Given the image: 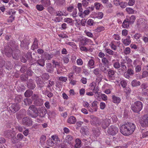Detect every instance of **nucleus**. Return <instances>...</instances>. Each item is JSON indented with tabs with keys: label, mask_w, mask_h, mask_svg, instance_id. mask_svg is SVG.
Wrapping results in <instances>:
<instances>
[{
	"label": "nucleus",
	"mask_w": 148,
	"mask_h": 148,
	"mask_svg": "<svg viewBox=\"0 0 148 148\" xmlns=\"http://www.w3.org/2000/svg\"><path fill=\"white\" fill-rule=\"evenodd\" d=\"M136 128L135 125L132 123H127L122 125L120 127L121 133L123 135H128L132 134Z\"/></svg>",
	"instance_id": "1"
},
{
	"label": "nucleus",
	"mask_w": 148,
	"mask_h": 148,
	"mask_svg": "<svg viewBox=\"0 0 148 148\" xmlns=\"http://www.w3.org/2000/svg\"><path fill=\"white\" fill-rule=\"evenodd\" d=\"M94 119L96 120L95 123L96 125H99L101 124V127L103 129H106L107 127L109 125L110 122V120L108 119H106L104 120H99L95 117L94 118Z\"/></svg>",
	"instance_id": "2"
},
{
	"label": "nucleus",
	"mask_w": 148,
	"mask_h": 148,
	"mask_svg": "<svg viewBox=\"0 0 148 148\" xmlns=\"http://www.w3.org/2000/svg\"><path fill=\"white\" fill-rule=\"evenodd\" d=\"M143 108V103L139 101L135 102L134 104L131 106L132 110L135 112L138 113L140 112Z\"/></svg>",
	"instance_id": "3"
},
{
	"label": "nucleus",
	"mask_w": 148,
	"mask_h": 148,
	"mask_svg": "<svg viewBox=\"0 0 148 148\" xmlns=\"http://www.w3.org/2000/svg\"><path fill=\"white\" fill-rule=\"evenodd\" d=\"M29 115L32 118H35L38 116V111L35 106H30L29 107Z\"/></svg>",
	"instance_id": "4"
},
{
	"label": "nucleus",
	"mask_w": 148,
	"mask_h": 148,
	"mask_svg": "<svg viewBox=\"0 0 148 148\" xmlns=\"http://www.w3.org/2000/svg\"><path fill=\"white\" fill-rule=\"evenodd\" d=\"M22 124L26 126H30L32 124V121L31 118L28 116L23 118L22 120Z\"/></svg>",
	"instance_id": "5"
},
{
	"label": "nucleus",
	"mask_w": 148,
	"mask_h": 148,
	"mask_svg": "<svg viewBox=\"0 0 148 148\" xmlns=\"http://www.w3.org/2000/svg\"><path fill=\"white\" fill-rule=\"evenodd\" d=\"M118 127L114 125L110 126L108 130V133L111 135L114 136L118 132Z\"/></svg>",
	"instance_id": "6"
},
{
	"label": "nucleus",
	"mask_w": 148,
	"mask_h": 148,
	"mask_svg": "<svg viewBox=\"0 0 148 148\" xmlns=\"http://www.w3.org/2000/svg\"><path fill=\"white\" fill-rule=\"evenodd\" d=\"M141 124L143 127L148 126V115H145L142 118Z\"/></svg>",
	"instance_id": "7"
},
{
	"label": "nucleus",
	"mask_w": 148,
	"mask_h": 148,
	"mask_svg": "<svg viewBox=\"0 0 148 148\" xmlns=\"http://www.w3.org/2000/svg\"><path fill=\"white\" fill-rule=\"evenodd\" d=\"M35 80L37 86L38 88H41L44 86V82L40 78L36 77V78Z\"/></svg>",
	"instance_id": "8"
},
{
	"label": "nucleus",
	"mask_w": 148,
	"mask_h": 148,
	"mask_svg": "<svg viewBox=\"0 0 148 148\" xmlns=\"http://www.w3.org/2000/svg\"><path fill=\"white\" fill-rule=\"evenodd\" d=\"M20 108L19 105L17 103L12 104L10 108V110L13 113H15L17 112Z\"/></svg>",
	"instance_id": "9"
},
{
	"label": "nucleus",
	"mask_w": 148,
	"mask_h": 148,
	"mask_svg": "<svg viewBox=\"0 0 148 148\" xmlns=\"http://www.w3.org/2000/svg\"><path fill=\"white\" fill-rule=\"evenodd\" d=\"M47 112V110L45 107H41L40 108L38 112V116L40 117L45 116Z\"/></svg>",
	"instance_id": "10"
},
{
	"label": "nucleus",
	"mask_w": 148,
	"mask_h": 148,
	"mask_svg": "<svg viewBox=\"0 0 148 148\" xmlns=\"http://www.w3.org/2000/svg\"><path fill=\"white\" fill-rule=\"evenodd\" d=\"M4 51L5 55L8 57H10L12 55V50L11 48L9 46L5 48Z\"/></svg>",
	"instance_id": "11"
},
{
	"label": "nucleus",
	"mask_w": 148,
	"mask_h": 148,
	"mask_svg": "<svg viewBox=\"0 0 148 148\" xmlns=\"http://www.w3.org/2000/svg\"><path fill=\"white\" fill-rule=\"evenodd\" d=\"M46 69L47 72L52 73L54 71V67L51 63H48L46 64Z\"/></svg>",
	"instance_id": "12"
},
{
	"label": "nucleus",
	"mask_w": 148,
	"mask_h": 148,
	"mask_svg": "<svg viewBox=\"0 0 148 148\" xmlns=\"http://www.w3.org/2000/svg\"><path fill=\"white\" fill-rule=\"evenodd\" d=\"M27 86L28 88L31 89H34L36 87V85L32 79H30L27 81Z\"/></svg>",
	"instance_id": "13"
},
{
	"label": "nucleus",
	"mask_w": 148,
	"mask_h": 148,
	"mask_svg": "<svg viewBox=\"0 0 148 148\" xmlns=\"http://www.w3.org/2000/svg\"><path fill=\"white\" fill-rule=\"evenodd\" d=\"M130 39V36H128L125 38L122 39V41L125 45L127 46L131 43V41Z\"/></svg>",
	"instance_id": "14"
},
{
	"label": "nucleus",
	"mask_w": 148,
	"mask_h": 148,
	"mask_svg": "<svg viewBox=\"0 0 148 148\" xmlns=\"http://www.w3.org/2000/svg\"><path fill=\"white\" fill-rule=\"evenodd\" d=\"M115 71L111 69H110L108 72V77L110 79L113 80L114 77Z\"/></svg>",
	"instance_id": "15"
},
{
	"label": "nucleus",
	"mask_w": 148,
	"mask_h": 148,
	"mask_svg": "<svg viewBox=\"0 0 148 148\" xmlns=\"http://www.w3.org/2000/svg\"><path fill=\"white\" fill-rule=\"evenodd\" d=\"M32 54L31 53H27L25 56V57L22 56L21 58V61L23 63L25 62L27 60L30 59L32 58Z\"/></svg>",
	"instance_id": "16"
},
{
	"label": "nucleus",
	"mask_w": 148,
	"mask_h": 148,
	"mask_svg": "<svg viewBox=\"0 0 148 148\" xmlns=\"http://www.w3.org/2000/svg\"><path fill=\"white\" fill-rule=\"evenodd\" d=\"M80 132L83 136L89 135V129L86 126L82 127Z\"/></svg>",
	"instance_id": "17"
},
{
	"label": "nucleus",
	"mask_w": 148,
	"mask_h": 148,
	"mask_svg": "<svg viewBox=\"0 0 148 148\" xmlns=\"http://www.w3.org/2000/svg\"><path fill=\"white\" fill-rule=\"evenodd\" d=\"M13 54H12L13 58L16 60H18L19 58V56L18 54L20 53V51L18 49H16L15 50L13 51Z\"/></svg>",
	"instance_id": "18"
},
{
	"label": "nucleus",
	"mask_w": 148,
	"mask_h": 148,
	"mask_svg": "<svg viewBox=\"0 0 148 148\" xmlns=\"http://www.w3.org/2000/svg\"><path fill=\"white\" fill-rule=\"evenodd\" d=\"M52 138L51 141V145L52 146L55 144L56 145L58 142V141H59L58 137L56 136H51Z\"/></svg>",
	"instance_id": "19"
},
{
	"label": "nucleus",
	"mask_w": 148,
	"mask_h": 148,
	"mask_svg": "<svg viewBox=\"0 0 148 148\" xmlns=\"http://www.w3.org/2000/svg\"><path fill=\"white\" fill-rule=\"evenodd\" d=\"M76 119L75 117L73 116H71L68 119L67 122L69 124H74L76 122Z\"/></svg>",
	"instance_id": "20"
},
{
	"label": "nucleus",
	"mask_w": 148,
	"mask_h": 148,
	"mask_svg": "<svg viewBox=\"0 0 148 148\" xmlns=\"http://www.w3.org/2000/svg\"><path fill=\"white\" fill-rule=\"evenodd\" d=\"M95 64V61L92 59L90 60L88 63L87 66L88 69H90L92 68H94V65Z\"/></svg>",
	"instance_id": "21"
},
{
	"label": "nucleus",
	"mask_w": 148,
	"mask_h": 148,
	"mask_svg": "<svg viewBox=\"0 0 148 148\" xmlns=\"http://www.w3.org/2000/svg\"><path fill=\"white\" fill-rule=\"evenodd\" d=\"M125 62H121L120 69L122 71L125 72L127 70V67L125 65Z\"/></svg>",
	"instance_id": "22"
},
{
	"label": "nucleus",
	"mask_w": 148,
	"mask_h": 148,
	"mask_svg": "<svg viewBox=\"0 0 148 148\" xmlns=\"http://www.w3.org/2000/svg\"><path fill=\"white\" fill-rule=\"evenodd\" d=\"M44 58L45 60H50L53 57L52 54H50L46 52H45L43 55Z\"/></svg>",
	"instance_id": "23"
},
{
	"label": "nucleus",
	"mask_w": 148,
	"mask_h": 148,
	"mask_svg": "<svg viewBox=\"0 0 148 148\" xmlns=\"http://www.w3.org/2000/svg\"><path fill=\"white\" fill-rule=\"evenodd\" d=\"M41 3L45 7H47L51 4L50 0H41Z\"/></svg>",
	"instance_id": "24"
},
{
	"label": "nucleus",
	"mask_w": 148,
	"mask_h": 148,
	"mask_svg": "<svg viewBox=\"0 0 148 148\" xmlns=\"http://www.w3.org/2000/svg\"><path fill=\"white\" fill-rule=\"evenodd\" d=\"M130 24H131L129 22L128 18H126L123 22L122 25L124 28H127Z\"/></svg>",
	"instance_id": "25"
},
{
	"label": "nucleus",
	"mask_w": 148,
	"mask_h": 148,
	"mask_svg": "<svg viewBox=\"0 0 148 148\" xmlns=\"http://www.w3.org/2000/svg\"><path fill=\"white\" fill-rule=\"evenodd\" d=\"M28 44V43L25 40H23L21 42L20 46L22 48L27 49Z\"/></svg>",
	"instance_id": "26"
},
{
	"label": "nucleus",
	"mask_w": 148,
	"mask_h": 148,
	"mask_svg": "<svg viewBox=\"0 0 148 148\" xmlns=\"http://www.w3.org/2000/svg\"><path fill=\"white\" fill-rule=\"evenodd\" d=\"M112 101L114 103H118L121 101L120 98L116 96L115 95H113L112 96Z\"/></svg>",
	"instance_id": "27"
},
{
	"label": "nucleus",
	"mask_w": 148,
	"mask_h": 148,
	"mask_svg": "<svg viewBox=\"0 0 148 148\" xmlns=\"http://www.w3.org/2000/svg\"><path fill=\"white\" fill-rule=\"evenodd\" d=\"M43 104V101L41 99H38L35 100L34 101V104L37 106H41Z\"/></svg>",
	"instance_id": "28"
},
{
	"label": "nucleus",
	"mask_w": 148,
	"mask_h": 148,
	"mask_svg": "<svg viewBox=\"0 0 148 148\" xmlns=\"http://www.w3.org/2000/svg\"><path fill=\"white\" fill-rule=\"evenodd\" d=\"M74 138L71 135H68L66 137L65 140L68 143H70L71 141L73 140Z\"/></svg>",
	"instance_id": "29"
},
{
	"label": "nucleus",
	"mask_w": 148,
	"mask_h": 148,
	"mask_svg": "<svg viewBox=\"0 0 148 148\" xmlns=\"http://www.w3.org/2000/svg\"><path fill=\"white\" fill-rule=\"evenodd\" d=\"M131 84L132 86L136 87L140 86V82L139 81H137L136 79H134L132 81Z\"/></svg>",
	"instance_id": "30"
},
{
	"label": "nucleus",
	"mask_w": 148,
	"mask_h": 148,
	"mask_svg": "<svg viewBox=\"0 0 148 148\" xmlns=\"http://www.w3.org/2000/svg\"><path fill=\"white\" fill-rule=\"evenodd\" d=\"M4 135L6 137L9 138L12 136V131L10 130H8L4 132Z\"/></svg>",
	"instance_id": "31"
},
{
	"label": "nucleus",
	"mask_w": 148,
	"mask_h": 148,
	"mask_svg": "<svg viewBox=\"0 0 148 148\" xmlns=\"http://www.w3.org/2000/svg\"><path fill=\"white\" fill-rule=\"evenodd\" d=\"M98 102L97 101H94L92 104V107L94 110V111H97V103Z\"/></svg>",
	"instance_id": "32"
},
{
	"label": "nucleus",
	"mask_w": 148,
	"mask_h": 148,
	"mask_svg": "<svg viewBox=\"0 0 148 148\" xmlns=\"http://www.w3.org/2000/svg\"><path fill=\"white\" fill-rule=\"evenodd\" d=\"M33 94V92L31 90H27L25 93V95L26 97H29L32 96Z\"/></svg>",
	"instance_id": "33"
},
{
	"label": "nucleus",
	"mask_w": 148,
	"mask_h": 148,
	"mask_svg": "<svg viewBox=\"0 0 148 148\" xmlns=\"http://www.w3.org/2000/svg\"><path fill=\"white\" fill-rule=\"evenodd\" d=\"M93 92L95 93V96H96L97 97L99 96V94L98 93V91L99 90V87L97 86L94 88L92 90Z\"/></svg>",
	"instance_id": "34"
},
{
	"label": "nucleus",
	"mask_w": 148,
	"mask_h": 148,
	"mask_svg": "<svg viewBox=\"0 0 148 148\" xmlns=\"http://www.w3.org/2000/svg\"><path fill=\"white\" fill-rule=\"evenodd\" d=\"M101 61L103 64L105 65H108L109 64V60L108 58L105 57L102 58Z\"/></svg>",
	"instance_id": "35"
},
{
	"label": "nucleus",
	"mask_w": 148,
	"mask_h": 148,
	"mask_svg": "<svg viewBox=\"0 0 148 148\" xmlns=\"http://www.w3.org/2000/svg\"><path fill=\"white\" fill-rule=\"evenodd\" d=\"M21 80L23 82L26 81L28 79V77L25 74H23L20 76Z\"/></svg>",
	"instance_id": "36"
},
{
	"label": "nucleus",
	"mask_w": 148,
	"mask_h": 148,
	"mask_svg": "<svg viewBox=\"0 0 148 148\" xmlns=\"http://www.w3.org/2000/svg\"><path fill=\"white\" fill-rule=\"evenodd\" d=\"M22 97L21 95H18L16 96L15 101L16 103H18L21 101Z\"/></svg>",
	"instance_id": "37"
},
{
	"label": "nucleus",
	"mask_w": 148,
	"mask_h": 148,
	"mask_svg": "<svg viewBox=\"0 0 148 148\" xmlns=\"http://www.w3.org/2000/svg\"><path fill=\"white\" fill-rule=\"evenodd\" d=\"M16 12L12 10H10L8 11L6 13L7 15H10V16L13 17L16 14Z\"/></svg>",
	"instance_id": "38"
},
{
	"label": "nucleus",
	"mask_w": 148,
	"mask_h": 148,
	"mask_svg": "<svg viewBox=\"0 0 148 148\" xmlns=\"http://www.w3.org/2000/svg\"><path fill=\"white\" fill-rule=\"evenodd\" d=\"M38 47V44L37 41L36 39H35L33 43V45L32 46V48L33 50L37 48Z\"/></svg>",
	"instance_id": "39"
},
{
	"label": "nucleus",
	"mask_w": 148,
	"mask_h": 148,
	"mask_svg": "<svg viewBox=\"0 0 148 148\" xmlns=\"http://www.w3.org/2000/svg\"><path fill=\"white\" fill-rule=\"evenodd\" d=\"M37 64L42 66L45 65V61L43 59H39L37 61Z\"/></svg>",
	"instance_id": "40"
},
{
	"label": "nucleus",
	"mask_w": 148,
	"mask_h": 148,
	"mask_svg": "<svg viewBox=\"0 0 148 148\" xmlns=\"http://www.w3.org/2000/svg\"><path fill=\"white\" fill-rule=\"evenodd\" d=\"M109 68L108 66H103L101 68V71L104 73H107L108 72L109 70L108 69Z\"/></svg>",
	"instance_id": "41"
},
{
	"label": "nucleus",
	"mask_w": 148,
	"mask_h": 148,
	"mask_svg": "<svg viewBox=\"0 0 148 148\" xmlns=\"http://www.w3.org/2000/svg\"><path fill=\"white\" fill-rule=\"evenodd\" d=\"M121 63L119 62H117L114 63L113 64V67L116 69H119L120 68Z\"/></svg>",
	"instance_id": "42"
},
{
	"label": "nucleus",
	"mask_w": 148,
	"mask_h": 148,
	"mask_svg": "<svg viewBox=\"0 0 148 148\" xmlns=\"http://www.w3.org/2000/svg\"><path fill=\"white\" fill-rule=\"evenodd\" d=\"M135 19L136 18L135 16L134 15H132L129 18H128L129 22H130V24L133 23L135 21Z\"/></svg>",
	"instance_id": "43"
},
{
	"label": "nucleus",
	"mask_w": 148,
	"mask_h": 148,
	"mask_svg": "<svg viewBox=\"0 0 148 148\" xmlns=\"http://www.w3.org/2000/svg\"><path fill=\"white\" fill-rule=\"evenodd\" d=\"M101 4L99 2H95L94 4V6L97 10H99L100 8Z\"/></svg>",
	"instance_id": "44"
},
{
	"label": "nucleus",
	"mask_w": 148,
	"mask_h": 148,
	"mask_svg": "<svg viewBox=\"0 0 148 148\" xmlns=\"http://www.w3.org/2000/svg\"><path fill=\"white\" fill-rule=\"evenodd\" d=\"M93 73L96 76L101 74V72L98 68H96L93 71Z\"/></svg>",
	"instance_id": "45"
},
{
	"label": "nucleus",
	"mask_w": 148,
	"mask_h": 148,
	"mask_svg": "<svg viewBox=\"0 0 148 148\" xmlns=\"http://www.w3.org/2000/svg\"><path fill=\"white\" fill-rule=\"evenodd\" d=\"M42 5H37L36 6V8L37 10L39 11H41L43 10L45 8Z\"/></svg>",
	"instance_id": "46"
},
{
	"label": "nucleus",
	"mask_w": 148,
	"mask_h": 148,
	"mask_svg": "<svg viewBox=\"0 0 148 148\" xmlns=\"http://www.w3.org/2000/svg\"><path fill=\"white\" fill-rule=\"evenodd\" d=\"M124 53L126 55L129 54L131 52V49L130 47L126 48L124 51Z\"/></svg>",
	"instance_id": "47"
},
{
	"label": "nucleus",
	"mask_w": 148,
	"mask_h": 148,
	"mask_svg": "<svg viewBox=\"0 0 148 148\" xmlns=\"http://www.w3.org/2000/svg\"><path fill=\"white\" fill-rule=\"evenodd\" d=\"M55 13L56 16H61L64 15L63 12L60 11H57Z\"/></svg>",
	"instance_id": "48"
},
{
	"label": "nucleus",
	"mask_w": 148,
	"mask_h": 148,
	"mask_svg": "<svg viewBox=\"0 0 148 148\" xmlns=\"http://www.w3.org/2000/svg\"><path fill=\"white\" fill-rule=\"evenodd\" d=\"M126 12L129 14H132L134 13V10L132 8H127L125 9Z\"/></svg>",
	"instance_id": "49"
},
{
	"label": "nucleus",
	"mask_w": 148,
	"mask_h": 148,
	"mask_svg": "<svg viewBox=\"0 0 148 148\" xmlns=\"http://www.w3.org/2000/svg\"><path fill=\"white\" fill-rule=\"evenodd\" d=\"M127 72L131 76H133L134 74V71L131 69H128Z\"/></svg>",
	"instance_id": "50"
},
{
	"label": "nucleus",
	"mask_w": 148,
	"mask_h": 148,
	"mask_svg": "<svg viewBox=\"0 0 148 148\" xmlns=\"http://www.w3.org/2000/svg\"><path fill=\"white\" fill-rule=\"evenodd\" d=\"M103 77V76L101 74L97 76V78L96 79L97 82L99 83L102 79Z\"/></svg>",
	"instance_id": "51"
},
{
	"label": "nucleus",
	"mask_w": 148,
	"mask_h": 148,
	"mask_svg": "<svg viewBox=\"0 0 148 148\" xmlns=\"http://www.w3.org/2000/svg\"><path fill=\"white\" fill-rule=\"evenodd\" d=\"M49 84L47 85V87L49 88L50 89V91H51V87L53 86L54 84V82L53 81H51L50 80L49 81Z\"/></svg>",
	"instance_id": "52"
},
{
	"label": "nucleus",
	"mask_w": 148,
	"mask_h": 148,
	"mask_svg": "<svg viewBox=\"0 0 148 148\" xmlns=\"http://www.w3.org/2000/svg\"><path fill=\"white\" fill-rule=\"evenodd\" d=\"M82 41L84 43V45H86L87 43L89 42L90 40L87 38H84L82 39Z\"/></svg>",
	"instance_id": "53"
},
{
	"label": "nucleus",
	"mask_w": 148,
	"mask_h": 148,
	"mask_svg": "<svg viewBox=\"0 0 148 148\" xmlns=\"http://www.w3.org/2000/svg\"><path fill=\"white\" fill-rule=\"evenodd\" d=\"M104 27L103 26H101L95 29V31L97 32H100L104 30Z\"/></svg>",
	"instance_id": "54"
},
{
	"label": "nucleus",
	"mask_w": 148,
	"mask_h": 148,
	"mask_svg": "<svg viewBox=\"0 0 148 148\" xmlns=\"http://www.w3.org/2000/svg\"><path fill=\"white\" fill-rule=\"evenodd\" d=\"M142 93L143 95L146 96H148V89L142 90Z\"/></svg>",
	"instance_id": "55"
},
{
	"label": "nucleus",
	"mask_w": 148,
	"mask_h": 148,
	"mask_svg": "<svg viewBox=\"0 0 148 148\" xmlns=\"http://www.w3.org/2000/svg\"><path fill=\"white\" fill-rule=\"evenodd\" d=\"M64 20L65 22L68 23H72L73 21V20L71 18H64Z\"/></svg>",
	"instance_id": "56"
},
{
	"label": "nucleus",
	"mask_w": 148,
	"mask_h": 148,
	"mask_svg": "<svg viewBox=\"0 0 148 148\" xmlns=\"http://www.w3.org/2000/svg\"><path fill=\"white\" fill-rule=\"evenodd\" d=\"M106 51L107 53L110 55H113L114 51L109 49H106Z\"/></svg>",
	"instance_id": "57"
},
{
	"label": "nucleus",
	"mask_w": 148,
	"mask_h": 148,
	"mask_svg": "<svg viewBox=\"0 0 148 148\" xmlns=\"http://www.w3.org/2000/svg\"><path fill=\"white\" fill-rule=\"evenodd\" d=\"M141 69V67L140 65H137L135 67V71L136 73L140 72Z\"/></svg>",
	"instance_id": "58"
},
{
	"label": "nucleus",
	"mask_w": 148,
	"mask_h": 148,
	"mask_svg": "<svg viewBox=\"0 0 148 148\" xmlns=\"http://www.w3.org/2000/svg\"><path fill=\"white\" fill-rule=\"evenodd\" d=\"M142 77H147L148 76V72L146 71H144L142 73Z\"/></svg>",
	"instance_id": "59"
},
{
	"label": "nucleus",
	"mask_w": 148,
	"mask_h": 148,
	"mask_svg": "<svg viewBox=\"0 0 148 148\" xmlns=\"http://www.w3.org/2000/svg\"><path fill=\"white\" fill-rule=\"evenodd\" d=\"M97 17L99 19H101L103 16V14L102 12H99L96 14Z\"/></svg>",
	"instance_id": "60"
},
{
	"label": "nucleus",
	"mask_w": 148,
	"mask_h": 148,
	"mask_svg": "<svg viewBox=\"0 0 148 148\" xmlns=\"http://www.w3.org/2000/svg\"><path fill=\"white\" fill-rule=\"evenodd\" d=\"M84 32L87 36L91 38H93V35L91 32L86 31H84Z\"/></svg>",
	"instance_id": "61"
},
{
	"label": "nucleus",
	"mask_w": 148,
	"mask_h": 148,
	"mask_svg": "<svg viewBox=\"0 0 148 148\" xmlns=\"http://www.w3.org/2000/svg\"><path fill=\"white\" fill-rule=\"evenodd\" d=\"M27 74L29 76H31L33 73L32 71L29 68L27 71Z\"/></svg>",
	"instance_id": "62"
},
{
	"label": "nucleus",
	"mask_w": 148,
	"mask_h": 148,
	"mask_svg": "<svg viewBox=\"0 0 148 148\" xmlns=\"http://www.w3.org/2000/svg\"><path fill=\"white\" fill-rule=\"evenodd\" d=\"M78 8L80 12H82L83 9L82 7V4L80 3H78L77 4Z\"/></svg>",
	"instance_id": "63"
},
{
	"label": "nucleus",
	"mask_w": 148,
	"mask_h": 148,
	"mask_svg": "<svg viewBox=\"0 0 148 148\" xmlns=\"http://www.w3.org/2000/svg\"><path fill=\"white\" fill-rule=\"evenodd\" d=\"M106 106V105L105 103L103 102H101L100 105V107L101 109L102 110H103Z\"/></svg>",
	"instance_id": "64"
}]
</instances>
